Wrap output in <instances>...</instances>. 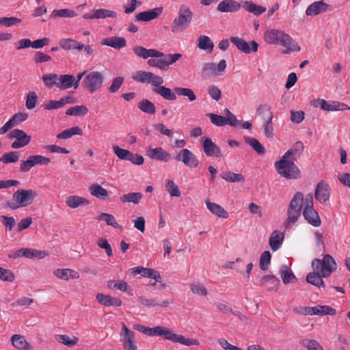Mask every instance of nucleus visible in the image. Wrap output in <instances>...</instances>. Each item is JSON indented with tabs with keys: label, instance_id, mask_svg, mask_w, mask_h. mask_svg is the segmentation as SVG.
I'll return each instance as SVG.
<instances>
[{
	"label": "nucleus",
	"instance_id": "nucleus-19",
	"mask_svg": "<svg viewBox=\"0 0 350 350\" xmlns=\"http://www.w3.org/2000/svg\"><path fill=\"white\" fill-rule=\"evenodd\" d=\"M230 40L232 43L236 46L237 49L246 54H249L252 50L254 52H256L258 51V44L256 41L251 42V49L249 44L243 38L239 37H231Z\"/></svg>",
	"mask_w": 350,
	"mask_h": 350
},
{
	"label": "nucleus",
	"instance_id": "nucleus-51",
	"mask_svg": "<svg viewBox=\"0 0 350 350\" xmlns=\"http://www.w3.org/2000/svg\"><path fill=\"white\" fill-rule=\"evenodd\" d=\"M107 286L111 289H118L121 291H127L128 284L122 280H111L107 282Z\"/></svg>",
	"mask_w": 350,
	"mask_h": 350
},
{
	"label": "nucleus",
	"instance_id": "nucleus-15",
	"mask_svg": "<svg viewBox=\"0 0 350 350\" xmlns=\"http://www.w3.org/2000/svg\"><path fill=\"white\" fill-rule=\"evenodd\" d=\"M8 136L11 139H15V141L11 145L13 149H18L27 146L31 139L30 135H27L23 130L18 129L11 131Z\"/></svg>",
	"mask_w": 350,
	"mask_h": 350
},
{
	"label": "nucleus",
	"instance_id": "nucleus-30",
	"mask_svg": "<svg viewBox=\"0 0 350 350\" xmlns=\"http://www.w3.org/2000/svg\"><path fill=\"white\" fill-rule=\"evenodd\" d=\"M53 275L64 280L78 279L79 278V273L70 269H57L54 270Z\"/></svg>",
	"mask_w": 350,
	"mask_h": 350
},
{
	"label": "nucleus",
	"instance_id": "nucleus-61",
	"mask_svg": "<svg viewBox=\"0 0 350 350\" xmlns=\"http://www.w3.org/2000/svg\"><path fill=\"white\" fill-rule=\"evenodd\" d=\"M166 189L171 196L179 197L181 193L178 186L174 183L173 180H168L166 183Z\"/></svg>",
	"mask_w": 350,
	"mask_h": 350
},
{
	"label": "nucleus",
	"instance_id": "nucleus-17",
	"mask_svg": "<svg viewBox=\"0 0 350 350\" xmlns=\"http://www.w3.org/2000/svg\"><path fill=\"white\" fill-rule=\"evenodd\" d=\"M146 154L150 159L167 163L171 160V154L161 147L149 148Z\"/></svg>",
	"mask_w": 350,
	"mask_h": 350
},
{
	"label": "nucleus",
	"instance_id": "nucleus-25",
	"mask_svg": "<svg viewBox=\"0 0 350 350\" xmlns=\"http://www.w3.org/2000/svg\"><path fill=\"white\" fill-rule=\"evenodd\" d=\"M280 284L279 279L273 275H265L260 281V285L269 291H276Z\"/></svg>",
	"mask_w": 350,
	"mask_h": 350
},
{
	"label": "nucleus",
	"instance_id": "nucleus-18",
	"mask_svg": "<svg viewBox=\"0 0 350 350\" xmlns=\"http://www.w3.org/2000/svg\"><path fill=\"white\" fill-rule=\"evenodd\" d=\"M305 315H335L336 311L334 308L329 306L318 305L314 307H305L304 312Z\"/></svg>",
	"mask_w": 350,
	"mask_h": 350
},
{
	"label": "nucleus",
	"instance_id": "nucleus-32",
	"mask_svg": "<svg viewBox=\"0 0 350 350\" xmlns=\"http://www.w3.org/2000/svg\"><path fill=\"white\" fill-rule=\"evenodd\" d=\"M73 87L75 88L74 83V75H61L59 76L57 88L61 90H67Z\"/></svg>",
	"mask_w": 350,
	"mask_h": 350
},
{
	"label": "nucleus",
	"instance_id": "nucleus-50",
	"mask_svg": "<svg viewBox=\"0 0 350 350\" xmlns=\"http://www.w3.org/2000/svg\"><path fill=\"white\" fill-rule=\"evenodd\" d=\"M55 339L59 343L64 344L68 347H72L77 344L79 338L73 336L72 338L67 335L58 334L55 336Z\"/></svg>",
	"mask_w": 350,
	"mask_h": 350
},
{
	"label": "nucleus",
	"instance_id": "nucleus-54",
	"mask_svg": "<svg viewBox=\"0 0 350 350\" xmlns=\"http://www.w3.org/2000/svg\"><path fill=\"white\" fill-rule=\"evenodd\" d=\"M98 219L105 221L107 225L111 226L115 228H122L116 222L115 217L111 214L103 213L98 216Z\"/></svg>",
	"mask_w": 350,
	"mask_h": 350
},
{
	"label": "nucleus",
	"instance_id": "nucleus-20",
	"mask_svg": "<svg viewBox=\"0 0 350 350\" xmlns=\"http://www.w3.org/2000/svg\"><path fill=\"white\" fill-rule=\"evenodd\" d=\"M135 55L142 59H148V57H162L164 53L154 49H146L144 46H136L133 49Z\"/></svg>",
	"mask_w": 350,
	"mask_h": 350
},
{
	"label": "nucleus",
	"instance_id": "nucleus-53",
	"mask_svg": "<svg viewBox=\"0 0 350 350\" xmlns=\"http://www.w3.org/2000/svg\"><path fill=\"white\" fill-rule=\"evenodd\" d=\"M59 76L55 73L46 74L42 76V81L44 85L51 88L53 85L57 87Z\"/></svg>",
	"mask_w": 350,
	"mask_h": 350
},
{
	"label": "nucleus",
	"instance_id": "nucleus-2",
	"mask_svg": "<svg viewBox=\"0 0 350 350\" xmlns=\"http://www.w3.org/2000/svg\"><path fill=\"white\" fill-rule=\"evenodd\" d=\"M312 267L314 272L309 273L306 280L308 283L320 287L324 286L321 278L330 275L332 272L336 269V263L331 255L326 254L323 260L314 259L312 262Z\"/></svg>",
	"mask_w": 350,
	"mask_h": 350
},
{
	"label": "nucleus",
	"instance_id": "nucleus-8",
	"mask_svg": "<svg viewBox=\"0 0 350 350\" xmlns=\"http://www.w3.org/2000/svg\"><path fill=\"white\" fill-rule=\"evenodd\" d=\"M301 202H303V193L297 192L293 196L288 206V217L284 223L286 228L295 224L300 217L302 208Z\"/></svg>",
	"mask_w": 350,
	"mask_h": 350
},
{
	"label": "nucleus",
	"instance_id": "nucleus-42",
	"mask_svg": "<svg viewBox=\"0 0 350 350\" xmlns=\"http://www.w3.org/2000/svg\"><path fill=\"white\" fill-rule=\"evenodd\" d=\"M77 15V12L70 9L54 10L51 14V18H73Z\"/></svg>",
	"mask_w": 350,
	"mask_h": 350
},
{
	"label": "nucleus",
	"instance_id": "nucleus-1",
	"mask_svg": "<svg viewBox=\"0 0 350 350\" xmlns=\"http://www.w3.org/2000/svg\"><path fill=\"white\" fill-rule=\"evenodd\" d=\"M133 328L145 335L150 336H163L166 340L188 347L191 345H199L200 344L197 339L186 338L183 335L173 333L170 329L165 327L156 326L151 328L142 324L135 323L133 325Z\"/></svg>",
	"mask_w": 350,
	"mask_h": 350
},
{
	"label": "nucleus",
	"instance_id": "nucleus-10",
	"mask_svg": "<svg viewBox=\"0 0 350 350\" xmlns=\"http://www.w3.org/2000/svg\"><path fill=\"white\" fill-rule=\"evenodd\" d=\"M50 162L51 159L49 157L40 154L30 155L27 160L21 161L19 171L22 173H27L36 165H47Z\"/></svg>",
	"mask_w": 350,
	"mask_h": 350
},
{
	"label": "nucleus",
	"instance_id": "nucleus-40",
	"mask_svg": "<svg viewBox=\"0 0 350 350\" xmlns=\"http://www.w3.org/2000/svg\"><path fill=\"white\" fill-rule=\"evenodd\" d=\"M245 142L248 144L258 154H264L266 152L264 146L256 138L245 136Z\"/></svg>",
	"mask_w": 350,
	"mask_h": 350
},
{
	"label": "nucleus",
	"instance_id": "nucleus-24",
	"mask_svg": "<svg viewBox=\"0 0 350 350\" xmlns=\"http://www.w3.org/2000/svg\"><path fill=\"white\" fill-rule=\"evenodd\" d=\"M304 144L301 142L298 141L284 153L282 157L295 162L299 158L304 151Z\"/></svg>",
	"mask_w": 350,
	"mask_h": 350
},
{
	"label": "nucleus",
	"instance_id": "nucleus-22",
	"mask_svg": "<svg viewBox=\"0 0 350 350\" xmlns=\"http://www.w3.org/2000/svg\"><path fill=\"white\" fill-rule=\"evenodd\" d=\"M162 7L155 8L148 11L141 12L136 14L135 19L138 21L148 22L157 18L163 12Z\"/></svg>",
	"mask_w": 350,
	"mask_h": 350
},
{
	"label": "nucleus",
	"instance_id": "nucleus-60",
	"mask_svg": "<svg viewBox=\"0 0 350 350\" xmlns=\"http://www.w3.org/2000/svg\"><path fill=\"white\" fill-rule=\"evenodd\" d=\"M113 150L115 154L121 160H127L129 157L131 155V152L122 148L118 146H113Z\"/></svg>",
	"mask_w": 350,
	"mask_h": 350
},
{
	"label": "nucleus",
	"instance_id": "nucleus-43",
	"mask_svg": "<svg viewBox=\"0 0 350 350\" xmlns=\"http://www.w3.org/2000/svg\"><path fill=\"white\" fill-rule=\"evenodd\" d=\"M143 195L139 192H132L124 194L120 197L122 202H132L135 204L139 203L142 199Z\"/></svg>",
	"mask_w": 350,
	"mask_h": 350
},
{
	"label": "nucleus",
	"instance_id": "nucleus-39",
	"mask_svg": "<svg viewBox=\"0 0 350 350\" xmlns=\"http://www.w3.org/2000/svg\"><path fill=\"white\" fill-rule=\"evenodd\" d=\"M243 8L247 12H251L256 16H259L267 10L265 7L256 5L251 1H245L243 3Z\"/></svg>",
	"mask_w": 350,
	"mask_h": 350
},
{
	"label": "nucleus",
	"instance_id": "nucleus-45",
	"mask_svg": "<svg viewBox=\"0 0 350 350\" xmlns=\"http://www.w3.org/2000/svg\"><path fill=\"white\" fill-rule=\"evenodd\" d=\"M222 179L229 183L243 182L245 178L241 174H237L232 172H226L220 174Z\"/></svg>",
	"mask_w": 350,
	"mask_h": 350
},
{
	"label": "nucleus",
	"instance_id": "nucleus-31",
	"mask_svg": "<svg viewBox=\"0 0 350 350\" xmlns=\"http://www.w3.org/2000/svg\"><path fill=\"white\" fill-rule=\"evenodd\" d=\"M66 204L71 208H76L81 206L89 205L90 201L81 196H69L66 198Z\"/></svg>",
	"mask_w": 350,
	"mask_h": 350
},
{
	"label": "nucleus",
	"instance_id": "nucleus-44",
	"mask_svg": "<svg viewBox=\"0 0 350 350\" xmlns=\"http://www.w3.org/2000/svg\"><path fill=\"white\" fill-rule=\"evenodd\" d=\"M138 108L143 112L149 114H154L156 112L154 105L148 99H142L137 105Z\"/></svg>",
	"mask_w": 350,
	"mask_h": 350
},
{
	"label": "nucleus",
	"instance_id": "nucleus-6",
	"mask_svg": "<svg viewBox=\"0 0 350 350\" xmlns=\"http://www.w3.org/2000/svg\"><path fill=\"white\" fill-rule=\"evenodd\" d=\"M302 204L303 216L308 224L314 227H319L321 224V220L319 213L314 209L312 193H308L305 198H303Z\"/></svg>",
	"mask_w": 350,
	"mask_h": 350
},
{
	"label": "nucleus",
	"instance_id": "nucleus-9",
	"mask_svg": "<svg viewBox=\"0 0 350 350\" xmlns=\"http://www.w3.org/2000/svg\"><path fill=\"white\" fill-rule=\"evenodd\" d=\"M103 82V74L100 71L92 70L82 80V86L90 94H94L102 88Z\"/></svg>",
	"mask_w": 350,
	"mask_h": 350
},
{
	"label": "nucleus",
	"instance_id": "nucleus-46",
	"mask_svg": "<svg viewBox=\"0 0 350 350\" xmlns=\"http://www.w3.org/2000/svg\"><path fill=\"white\" fill-rule=\"evenodd\" d=\"M280 271L282 282L285 284L292 282L293 280L296 278L295 275L289 269L287 265H282Z\"/></svg>",
	"mask_w": 350,
	"mask_h": 350
},
{
	"label": "nucleus",
	"instance_id": "nucleus-36",
	"mask_svg": "<svg viewBox=\"0 0 350 350\" xmlns=\"http://www.w3.org/2000/svg\"><path fill=\"white\" fill-rule=\"evenodd\" d=\"M284 235L282 232L275 230L272 232L269 239V245L273 251H277L282 245Z\"/></svg>",
	"mask_w": 350,
	"mask_h": 350
},
{
	"label": "nucleus",
	"instance_id": "nucleus-29",
	"mask_svg": "<svg viewBox=\"0 0 350 350\" xmlns=\"http://www.w3.org/2000/svg\"><path fill=\"white\" fill-rule=\"evenodd\" d=\"M240 8L241 5L234 0H224L217 6V10L221 12H237Z\"/></svg>",
	"mask_w": 350,
	"mask_h": 350
},
{
	"label": "nucleus",
	"instance_id": "nucleus-34",
	"mask_svg": "<svg viewBox=\"0 0 350 350\" xmlns=\"http://www.w3.org/2000/svg\"><path fill=\"white\" fill-rule=\"evenodd\" d=\"M12 344L19 350H31V345L25 340V337L18 334H14L11 338Z\"/></svg>",
	"mask_w": 350,
	"mask_h": 350
},
{
	"label": "nucleus",
	"instance_id": "nucleus-16",
	"mask_svg": "<svg viewBox=\"0 0 350 350\" xmlns=\"http://www.w3.org/2000/svg\"><path fill=\"white\" fill-rule=\"evenodd\" d=\"M175 159L183 162L186 166L191 168L196 167L198 165V161L195 154L187 148L180 150L176 154Z\"/></svg>",
	"mask_w": 350,
	"mask_h": 350
},
{
	"label": "nucleus",
	"instance_id": "nucleus-64",
	"mask_svg": "<svg viewBox=\"0 0 350 350\" xmlns=\"http://www.w3.org/2000/svg\"><path fill=\"white\" fill-rule=\"evenodd\" d=\"M211 119V122L217 126H224L226 125V117L217 115L215 113H209L208 115Z\"/></svg>",
	"mask_w": 350,
	"mask_h": 350
},
{
	"label": "nucleus",
	"instance_id": "nucleus-4",
	"mask_svg": "<svg viewBox=\"0 0 350 350\" xmlns=\"http://www.w3.org/2000/svg\"><path fill=\"white\" fill-rule=\"evenodd\" d=\"M193 12L190 8L185 4L180 5L177 16L174 18L171 31L174 33H178L188 29L193 21Z\"/></svg>",
	"mask_w": 350,
	"mask_h": 350
},
{
	"label": "nucleus",
	"instance_id": "nucleus-58",
	"mask_svg": "<svg viewBox=\"0 0 350 350\" xmlns=\"http://www.w3.org/2000/svg\"><path fill=\"white\" fill-rule=\"evenodd\" d=\"M271 255L269 251L264 252L260 258V267L262 270L266 271L268 269L271 262Z\"/></svg>",
	"mask_w": 350,
	"mask_h": 350
},
{
	"label": "nucleus",
	"instance_id": "nucleus-23",
	"mask_svg": "<svg viewBox=\"0 0 350 350\" xmlns=\"http://www.w3.org/2000/svg\"><path fill=\"white\" fill-rule=\"evenodd\" d=\"M202 148L208 157H221L222 155L221 149L208 137L204 138Z\"/></svg>",
	"mask_w": 350,
	"mask_h": 350
},
{
	"label": "nucleus",
	"instance_id": "nucleus-62",
	"mask_svg": "<svg viewBox=\"0 0 350 350\" xmlns=\"http://www.w3.org/2000/svg\"><path fill=\"white\" fill-rule=\"evenodd\" d=\"M77 40L71 38H62L59 40V46L66 50H75V46L76 44Z\"/></svg>",
	"mask_w": 350,
	"mask_h": 350
},
{
	"label": "nucleus",
	"instance_id": "nucleus-59",
	"mask_svg": "<svg viewBox=\"0 0 350 350\" xmlns=\"http://www.w3.org/2000/svg\"><path fill=\"white\" fill-rule=\"evenodd\" d=\"M273 115L267 116V120L263 126L264 133L266 137L271 138L273 137V128L272 126Z\"/></svg>",
	"mask_w": 350,
	"mask_h": 350
},
{
	"label": "nucleus",
	"instance_id": "nucleus-38",
	"mask_svg": "<svg viewBox=\"0 0 350 350\" xmlns=\"http://www.w3.org/2000/svg\"><path fill=\"white\" fill-rule=\"evenodd\" d=\"M198 46L208 53H211L214 48V44L207 36L202 35L198 38Z\"/></svg>",
	"mask_w": 350,
	"mask_h": 350
},
{
	"label": "nucleus",
	"instance_id": "nucleus-41",
	"mask_svg": "<svg viewBox=\"0 0 350 350\" xmlns=\"http://www.w3.org/2000/svg\"><path fill=\"white\" fill-rule=\"evenodd\" d=\"M83 133L82 129L79 126H74L68 129H66L57 135V138L61 139H67L73 135H81Z\"/></svg>",
	"mask_w": 350,
	"mask_h": 350
},
{
	"label": "nucleus",
	"instance_id": "nucleus-26",
	"mask_svg": "<svg viewBox=\"0 0 350 350\" xmlns=\"http://www.w3.org/2000/svg\"><path fill=\"white\" fill-rule=\"evenodd\" d=\"M330 7L329 4L323 1H315L310 4L306 10L307 16H316L321 12H325Z\"/></svg>",
	"mask_w": 350,
	"mask_h": 350
},
{
	"label": "nucleus",
	"instance_id": "nucleus-49",
	"mask_svg": "<svg viewBox=\"0 0 350 350\" xmlns=\"http://www.w3.org/2000/svg\"><path fill=\"white\" fill-rule=\"evenodd\" d=\"M174 92L178 96L187 97L191 102L196 100V96L194 92L190 88L176 87L174 88Z\"/></svg>",
	"mask_w": 350,
	"mask_h": 350
},
{
	"label": "nucleus",
	"instance_id": "nucleus-13",
	"mask_svg": "<svg viewBox=\"0 0 350 350\" xmlns=\"http://www.w3.org/2000/svg\"><path fill=\"white\" fill-rule=\"evenodd\" d=\"M226 68V62L225 59L219 61L216 65L215 63L209 62L203 65L202 68V77L204 79H210L220 75Z\"/></svg>",
	"mask_w": 350,
	"mask_h": 350
},
{
	"label": "nucleus",
	"instance_id": "nucleus-48",
	"mask_svg": "<svg viewBox=\"0 0 350 350\" xmlns=\"http://www.w3.org/2000/svg\"><path fill=\"white\" fill-rule=\"evenodd\" d=\"M88 109L85 105H76L75 107L68 109L66 111V114L68 116H83L88 113Z\"/></svg>",
	"mask_w": 350,
	"mask_h": 350
},
{
	"label": "nucleus",
	"instance_id": "nucleus-27",
	"mask_svg": "<svg viewBox=\"0 0 350 350\" xmlns=\"http://www.w3.org/2000/svg\"><path fill=\"white\" fill-rule=\"evenodd\" d=\"M96 298L100 304L105 306H120L122 304V301L120 298L112 297L109 295L103 293H98Z\"/></svg>",
	"mask_w": 350,
	"mask_h": 350
},
{
	"label": "nucleus",
	"instance_id": "nucleus-14",
	"mask_svg": "<svg viewBox=\"0 0 350 350\" xmlns=\"http://www.w3.org/2000/svg\"><path fill=\"white\" fill-rule=\"evenodd\" d=\"M122 325L120 336L124 349L125 350H137V345L135 332L131 331L124 323H122Z\"/></svg>",
	"mask_w": 350,
	"mask_h": 350
},
{
	"label": "nucleus",
	"instance_id": "nucleus-63",
	"mask_svg": "<svg viewBox=\"0 0 350 350\" xmlns=\"http://www.w3.org/2000/svg\"><path fill=\"white\" fill-rule=\"evenodd\" d=\"M14 275L10 269L0 267V280L4 282H12L14 280Z\"/></svg>",
	"mask_w": 350,
	"mask_h": 350
},
{
	"label": "nucleus",
	"instance_id": "nucleus-12",
	"mask_svg": "<svg viewBox=\"0 0 350 350\" xmlns=\"http://www.w3.org/2000/svg\"><path fill=\"white\" fill-rule=\"evenodd\" d=\"M311 105L314 107H320L323 111H344L350 109V107L345 103L338 101L331 100L326 101L322 98L314 99L311 101Z\"/></svg>",
	"mask_w": 350,
	"mask_h": 350
},
{
	"label": "nucleus",
	"instance_id": "nucleus-3",
	"mask_svg": "<svg viewBox=\"0 0 350 350\" xmlns=\"http://www.w3.org/2000/svg\"><path fill=\"white\" fill-rule=\"evenodd\" d=\"M263 38L267 44L284 46L286 50L283 53L286 54L301 50L300 46L291 36L282 29H271L267 30L265 32Z\"/></svg>",
	"mask_w": 350,
	"mask_h": 350
},
{
	"label": "nucleus",
	"instance_id": "nucleus-7",
	"mask_svg": "<svg viewBox=\"0 0 350 350\" xmlns=\"http://www.w3.org/2000/svg\"><path fill=\"white\" fill-rule=\"evenodd\" d=\"M275 167L278 173L288 179H297L301 177V172L294 161L284 159L275 163Z\"/></svg>",
	"mask_w": 350,
	"mask_h": 350
},
{
	"label": "nucleus",
	"instance_id": "nucleus-47",
	"mask_svg": "<svg viewBox=\"0 0 350 350\" xmlns=\"http://www.w3.org/2000/svg\"><path fill=\"white\" fill-rule=\"evenodd\" d=\"M46 256L44 251L37 250L31 248H24L23 256L27 258L42 259Z\"/></svg>",
	"mask_w": 350,
	"mask_h": 350
},
{
	"label": "nucleus",
	"instance_id": "nucleus-35",
	"mask_svg": "<svg viewBox=\"0 0 350 350\" xmlns=\"http://www.w3.org/2000/svg\"><path fill=\"white\" fill-rule=\"evenodd\" d=\"M207 208L215 215L226 219L228 217V213L220 205L211 202L208 200L206 201Z\"/></svg>",
	"mask_w": 350,
	"mask_h": 350
},
{
	"label": "nucleus",
	"instance_id": "nucleus-55",
	"mask_svg": "<svg viewBox=\"0 0 350 350\" xmlns=\"http://www.w3.org/2000/svg\"><path fill=\"white\" fill-rule=\"evenodd\" d=\"M94 17L96 19L99 18H105L107 17L109 18H116L117 16V14L112 11L105 9H98L94 10Z\"/></svg>",
	"mask_w": 350,
	"mask_h": 350
},
{
	"label": "nucleus",
	"instance_id": "nucleus-56",
	"mask_svg": "<svg viewBox=\"0 0 350 350\" xmlns=\"http://www.w3.org/2000/svg\"><path fill=\"white\" fill-rule=\"evenodd\" d=\"M300 343L308 350H323L322 346L315 340L303 339Z\"/></svg>",
	"mask_w": 350,
	"mask_h": 350
},
{
	"label": "nucleus",
	"instance_id": "nucleus-33",
	"mask_svg": "<svg viewBox=\"0 0 350 350\" xmlns=\"http://www.w3.org/2000/svg\"><path fill=\"white\" fill-rule=\"evenodd\" d=\"M152 90L154 93L160 95L166 100H175L176 99V93L169 88L160 85L159 86H154Z\"/></svg>",
	"mask_w": 350,
	"mask_h": 350
},
{
	"label": "nucleus",
	"instance_id": "nucleus-28",
	"mask_svg": "<svg viewBox=\"0 0 350 350\" xmlns=\"http://www.w3.org/2000/svg\"><path fill=\"white\" fill-rule=\"evenodd\" d=\"M100 43L102 45L111 46L115 49H120L126 46V40L123 37L113 36L103 39Z\"/></svg>",
	"mask_w": 350,
	"mask_h": 350
},
{
	"label": "nucleus",
	"instance_id": "nucleus-21",
	"mask_svg": "<svg viewBox=\"0 0 350 350\" xmlns=\"http://www.w3.org/2000/svg\"><path fill=\"white\" fill-rule=\"evenodd\" d=\"M315 198L320 203H325L328 201L330 196V188L327 184L321 181L317 184L315 193Z\"/></svg>",
	"mask_w": 350,
	"mask_h": 350
},
{
	"label": "nucleus",
	"instance_id": "nucleus-52",
	"mask_svg": "<svg viewBox=\"0 0 350 350\" xmlns=\"http://www.w3.org/2000/svg\"><path fill=\"white\" fill-rule=\"evenodd\" d=\"M20 152L18 151H10L5 153L1 159L4 163H16L19 161Z\"/></svg>",
	"mask_w": 350,
	"mask_h": 350
},
{
	"label": "nucleus",
	"instance_id": "nucleus-11",
	"mask_svg": "<svg viewBox=\"0 0 350 350\" xmlns=\"http://www.w3.org/2000/svg\"><path fill=\"white\" fill-rule=\"evenodd\" d=\"M132 79L141 83H150L153 87L159 86L164 82L163 77L155 75L151 72L138 70L133 74Z\"/></svg>",
	"mask_w": 350,
	"mask_h": 350
},
{
	"label": "nucleus",
	"instance_id": "nucleus-5",
	"mask_svg": "<svg viewBox=\"0 0 350 350\" xmlns=\"http://www.w3.org/2000/svg\"><path fill=\"white\" fill-rule=\"evenodd\" d=\"M38 193L32 189L17 190L12 196V201H8L7 206L12 210L31 204Z\"/></svg>",
	"mask_w": 350,
	"mask_h": 350
},
{
	"label": "nucleus",
	"instance_id": "nucleus-57",
	"mask_svg": "<svg viewBox=\"0 0 350 350\" xmlns=\"http://www.w3.org/2000/svg\"><path fill=\"white\" fill-rule=\"evenodd\" d=\"M21 22L22 20L21 18L14 16L0 18V25L5 27H11L18 23H21Z\"/></svg>",
	"mask_w": 350,
	"mask_h": 350
},
{
	"label": "nucleus",
	"instance_id": "nucleus-37",
	"mask_svg": "<svg viewBox=\"0 0 350 350\" xmlns=\"http://www.w3.org/2000/svg\"><path fill=\"white\" fill-rule=\"evenodd\" d=\"M92 196L100 199L106 200L108 198L107 191L98 184H93L89 188Z\"/></svg>",
	"mask_w": 350,
	"mask_h": 350
}]
</instances>
